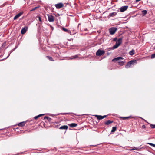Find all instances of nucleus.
Segmentation results:
<instances>
[{
    "instance_id": "1",
    "label": "nucleus",
    "mask_w": 155,
    "mask_h": 155,
    "mask_svg": "<svg viewBox=\"0 0 155 155\" xmlns=\"http://www.w3.org/2000/svg\"><path fill=\"white\" fill-rule=\"evenodd\" d=\"M137 61L136 60H132L127 63V65L125 66V68H127L130 67L131 65H134L137 64Z\"/></svg>"
},
{
    "instance_id": "2",
    "label": "nucleus",
    "mask_w": 155,
    "mask_h": 155,
    "mask_svg": "<svg viewBox=\"0 0 155 155\" xmlns=\"http://www.w3.org/2000/svg\"><path fill=\"white\" fill-rule=\"evenodd\" d=\"M117 30L116 28L112 27L109 29V31L110 34L113 35L115 33Z\"/></svg>"
},
{
    "instance_id": "3",
    "label": "nucleus",
    "mask_w": 155,
    "mask_h": 155,
    "mask_svg": "<svg viewBox=\"0 0 155 155\" xmlns=\"http://www.w3.org/2000/svg\"><path fill=\"white\" fill-rule=\"evenodd\" d=\"M104 53L105 51H104L99 49L96 53V55L97 56H100L104 55Z\"/></svg>"
},
{
    "instance_id": "4",
    "label": "nucleus",
    "mask_w": 155,
    "mask_h": 155,
    "mask_svg": "<svg viewBox=\"0 0 155 155\" xmlns=\"http://www.w3.org/2000/svg\"><path fill=\"white\" fill-rule=\"evenodd\" d=\"M48 18V20L50 22H53L54 21V17L52 15L47 14Z\"/></svg>"
},
{
    "instance_id": "5",
    "label": "nucleus",
    "mask_w": 155,
    "mask_h": 155,
    "mask_svg": "<svg viewBox=\"0 0 155 155\" xmlns=\"http://www.w3.org/2000/svg\"><path fill=\"white\" fill-rule=\"evenodd\" d=\"M128 6H124L121 7L120 8V11L123 12L126 11L128 8Z\"/></svg>"
},
{
    "instance_id": "6",
    "label": "nucleus",
    "mask_w": 155,
    "mask_h": 155,
    "mask_svg": "<svg viewBox=\"0 0 155 155\" xmlns=\"http://www.w3.org/2000/svg\"><path fill=\"white\" fill-rule=\"evenodd\" d=\"M55 6L57 8L60 9L63 7L64 5L61 3H60L55 4Z\"/></svg>"
},
{
    "instance_id": "7",
    "label": "nucleus",
    "mask_w": 155,
    "mask_h": 155,
    "mask_svg": "<svg viewBox=\"0 0 155 155\" xmlns=\"http://www.w3.org/2000/svg\"><path fill=\"white\" fill-rule=\"evenodd\" d=\"M95 116L99 120H101L103 119L104 118L106 117L107 116V115H104L103 116H102L101 115H95Z\"/></svg>"
},
{
    "instance_id": "8",
    "label": "nucleus",
    "mask_w": 155,
    "mask_h": 155,
    "mask_svg": "<svg viewBox=\"0 0 155 155\" xmlns=\"http://www.w3.org/2000/svg\"><path fill=\"white\" fill-rule=\"evenodd\" d=\"M124 59V58L122 57H118L116 58H115L113 59L112 61L114 62H115L116 61H121L123 60Z\"/></svg>"
},
{
    "instance_id": "9",
    "label": "nucleus",
    "mask_w": 155,
    "mask_h": 155,
    "mask_svg": "<svg viewBox=\"0 0 155 155\" xmlns=\"http://www.w3.org/2000/svg\"><path fill=\"white\" fill-rule=\"evenodd\" d=\"M23 13L22 12H21L17 14L14 18V20H16L18 18V17H20L22 14Z\"/></svg>"
},
{
    "instance_id": "10",
    "label": "nucleus",
    "mask_w": 155,
    "mask_h": 155,
    "mask_svg": "<svg viewBox=\"0 0 155 155\" xmlns=\"http://www.w3.org/2000/svg\"><path fill=\"white\" fill-rule=\"evenodd\" d=\"M28 29V27H25L23 28H22L21 31V33L22 34H25L26 32V31Z\"/></svg>"
},
{
    "instance_id": "11",
    "label": "nucleus",
    "mask_w": 155,
    "mask_h": 155,
    "mask_svg": "<svg viewBox=\"0 0 155 155\" xmlns=\"http://www.w3.org/2000/svg\"><path fill=\"white\" fill-rule=\"evenodd\" d=\"M68 128V127L67 125H63L60 127L59 129L61 130H67Z\"/></svg>"
},
{
    "instance_id": "12",
    "label": "nucleus",
    "mask_w": 155,
    "mask_h": 155,
    "mask_svg": "<svg viewBox=\"0 0 155 155\" xmlns=\"http://www.w3.org/2000/svg\"><path fill=\"white\" fill-rule=\"evenodd\" d=\"M26 121H23L18 124V125L20 127H23L25 126Z\"/></svg>"
},
{
    "instance_id": "13",
    "label": "nucleus",
    "mask_w": 155,
    "mask_h": 155,
    "mask_svg": "<svg viewBox=\"0 0 155 155\" xmlns=\"http://www.w3.org/2000/svg\"><path fill=\"white\" fill-rule=\"evenodd\" d=\"M68 125L70 127H76L78 125V124H77L74 123H71L68 124Z\"/></svg>"
},
{
    "instance_id": "14",
    "label": "nucleus",
    "mask_w": 155,
    "mask_h": 155,
    "mask_svg": "<svg viewBox=\"0 0 155 155\" xmlns=\"http://www.w3.org/2000/svg\"><path fill=\"white\" fill-rule=\"evenodd\" d=\"M36 17L38 18V20L39 21L38 24L40 25L42 24L43 22V21L42 20L41 17L40 16H36Z\"/></svg>"
},
{
    "instance_id": "15",
    "label": "nucleus",
    "mask_w": 155,
    "mask_h": 155,
    "mask_svg": "<svg viewBox=\"0 0 155 155\" xmlns=\"http://www.w3.org/2000/svg\"><path fill=\"white\" fill-rule=\"evenodd\" d=\"M122 39L121 38L118 39L116 43L118 44L119 45L121 43Z\"/></svg>"
},
{
    "instance_id": "16",
    "label": "nucleus",
    "mask_w": 155,
    "mask_h": 155,
    "mask_svg": "<svg viewBox=\"0 0 155 155\" xmlns=\"http://www.w3.org/2000/svg\"><path fill=\"white\" fill-rule=\"evenodd\" d=\"M62 29L64 31H65V32H67V33H71V32L70 31L68 30L67 29H66V28H64V27H62Z\"/></svg>"
},
{
    "instance_id": "17",
    "label": "nucleus",
    "mask_w": 155,
    "mask_h": 155,
    "mask_svg": "<svg viewBox=\"0 0 155 155\" xmlns=\"http://www.w3.org/2000/svg\"><path fill=\"white\" fill-rule=\"evenodd\" d=\"M116 14H117L115 12H112L111 13H110L109 14V17H114V16H115Z\"/></svg>"
},
{
    "instance_id": "18",
    "label": "nucleus",
    "mask_w": 155,
    "mask_h": 155,
    "mask_svg": "<svg viewBox=\"0 0 155 155\" xmlns=\"http://www.w3.org/2000/svg\"><path fill=\"white\" fill-rule=\"evenodd\" d=\"M18 47V45H16L15 46V48H14V49H12L10 51V53L9 54L8 56L7 57V58H8V57L10 55V54L13 51L15 50Z\"/></svg>"
},
{
    "instance_id": "19",
    "label": "nucleus",
    "mask_w": 155,
    "mask_h": 155,
    "mask_svg": "<svg viewBox=\"0 0 155 155\" xmlns=\"http://www.w3.org/2000/svg\"><path fill=\"white\" fill-rule=\"evenodd\" d=\"M132 118L131 116L127 117H120V118L122 119V120H124L126 119L130 118Z\"/></svg>"
},
{
    "instance_id": "20",
    "label": "nucleus",
    "mask_w": 155,
    "mask_h": 155,
    "mask_svg": "<svg viewBox=\"0 0 155 155\" xmlns=\"http://www.w3.org/2000/svg\"><path fill=\"white\" fill-rule=\"evenodd\" d=\"M113 121H111L110 120H108L106 122H105V124L106 125H109V124H111L112 123H113Z\"/></svg>"
},
{
    "instance_id": "21",
    "label": "nucleus",
    "mask_w": 155,
    "mask_h": 155,
    "mask_svg": "<svg viewBox=\"0 0 155 155\" xmlns=\"http://www.w3.org/2000/svg\"><path fill=\"white\" fill-rule=\"evenodd\" d=\"M44 115V114H39V115H38L37 116L35 117H34V118L35 119H37L38 118L40 117L41 116H42Z\"/></svg>"
},
{
    "instance_id": "22",
    "label": "nucleus",
    "mask_w": 155,
    "mask_h": 155,
    "mask_svg": "<svg viewBox=\"0 0 155 155\" xmlns=\"http://www.w3.org/2000/svg\"><path fill=\"white\" fill-rule=\"evenodd\" d=\"M134 51L133 49H132L131 51L129 52V54L131 56L133 55L134 54Z\"/></svg>"
},
{
    "instance_id": "23",
    "label": "nucleus",
    "mask_w": 155,
    "mask_h": 155,
    "mask_svg": "<svg viewBox=\"0 0 155 155\" xmlns=\"http://www.w3.org/2000/svg\"><path fill=\"white\" fill-rule=\"evenodd\" d=\"M44 119H47V120H48L49 121H51V119L49 117H47V116H45L44 118Z\"/></svg>"
},
{
    "instance_id": "24",
    "label": "nucleus",
    "mask_w": 155,
    "mask_h": 155,
    "mask_svg": "<svg viewBox=\"0 0 155 155\" xmlns=\"http://www.w3.org/2000/svg\"><path fill=\"white\" fill-rule=\"evenodd\" d=\"M46 57L51 61H54V60H53V58L51 57H50L49 56H47Z\"/></svg>"
},
{
    "instance_id": "25",
    "label": "nucleus",
    "mask_w": 155,
    "mask_h": 155,
    "mask_svg": "<svg viewBox=\"0 0 155 155\" xmlns=\"http://www.w3.org/2000/svg\"><path fill=\"white\" fill-rule=\"evenodd\" d=\"M39 7V6H37V7H34L32 9L30 10V11H34V10H35L36 9H37V8H38Z\"/></svg>"
},
{
    "instance_id": "26",
    "label": "nucleus",
    "mask_w": 155,
    "mask_h": 155,
    "mask_svg": "<svg viewBox=\"0 0 155 155\" xmlns=\"http://www.w3.org/2000/svg\"><path fill=\"white\" fill-rule=\"evenodd\" d=\"M116 129H117V128L116 127H113L112 130H111V132H114L116 130Z\"/></svg>"
},
{
    "instance_id": "27",
    "label": "nucleus",
    "mask_w": 155,
    "mask_h": 155,
    "mask_svg": "<svg viewBox=\"0 0 155 155\" xmlns=\"http://www.w3.org/2000/svg\"><path fill=\"white\" fill-rule=\"evenodd\" d=\"M119 45L117 44L116 43L115 44V45H114L113 47V48L114 49H115V48H117Z\"/></svg>"
},
{
    "instance_id": "28",
    "label": "nucleus",
    "mask_w": 155,
    "mask_h": 155,
    "mask_svg": "<svg viewBox=\"0 0 155 155\" xmlns=\"http://www.w3.org/2000/svg\"><path fill=\"white\" fill-rule=\"evenodd\" d=\"M147 12V11L146 10H143L142 11V13L143 15H146Z\"/></svg>"
},
{
    "instance_id": "29",
    "label": "nucleus",
    "mask_w": 155,
    "mask_h": 155,
    "mask_svg": "<svg viewBox=\"0 0 155 155\" xmlns=\"http://www.w3.org/2000/svg\"><path fill=\"white\" fill-rule=\"evenodd\" d=\"M125 62H123V61H122V62H118V64H119V65H120V66H122L124 64V63Z\"/></svg>"
},
{
    "instance_id": "30",
    "label": "nucleus",
    "mask_w": 155,
    "mask_h": 155,
    "mask_svg": "<svg viewBox=\"0 0 155 155\" xmlns=\"http://www.w3.org/2000/svg\"><path fill=\"white\" fill-rule=\"evenodd\" d=\"M78 58V55H75L74 56H73V57L71 58V59H76V58Z\"/></svg>"
},
{
    "instance_id": "31",
    "label": "nucleus",
    "mask_w": 155,
    "mask_h": 155,
    "mask_svg": "<svg viewBox=\"0 0 155 155\" xmlns=\"http://www.w3.org/2000/svg\"><path fill=\"white\" fill-rule=\"evenodd\" d=\"M147 144H149L150 145H151V146H153L154 147H155V144H153V143H147Z\"/></svg>"
},
{
    "instance_id": "32",
    "label": "nucleus",
    "mask_w": 155,
    "mask_h": 155,
    "mask_svg": "<svg viewBox=\"0 0 155 155\" xmlns=\"http://www.w3.org/2000/svg\"><path fill=\"white\" fill-rule=\"evenodd\" d=\"M150 127L153 129H154L155 128V124L153 125L151 124L150 125Z\"/></svg>"
},
{
    "instance_id": "33",
    "label": "nucleus",
    "mask_w": 155,
    "mask_h": 155,
    "mask_svg": "<svg viewBox=\"0 0 155 155\" xmlns=\"http://www.w3.org/2000/svg\"><path fill=\"white\" fill-rule=\"evenodd\" d=\"M155 58V53L152 54L151 55V58L153 59Z\"/></svg>"
},
{
    "instance_id": "34",
    "label": "nucleus",
    "mask_w": 155,
    "mask_h": 155,
    "mask_svg": "<svg viewBox=\"0 0 155 155\" xmlns=\"http://www.w3.org/2000/svg\"><path fill=\"white\" fill-rule=\"evenodd\" d=\"M138 147H134L133 148L131 149L132 150H138Z\"/></svg>"
},
{
    "instance_id": "35",
    "label": "nucleus",
    "mask_w": 155,
    "mask_h": 155,
    "mask_svg": "<svg viewBox=\"0 0 155 155\" xmlns=\"http://www.w3.org/2000/svg\"><path fill=\"white\" fill-rule=\"evenodd\" d=\"M142 128H143V129H145L146 128V126L145 125H143L142 126Z\"/></svg>"
},
{
    "instance_id": "36",
    "label": "nucleus",
    "mask_w": 155,
    "mask_h": 155,
    "mask_svg": "<svg viewBox=\"0 0 155 155\" xmlns=\"http://www.w3.org/2000/svg\"><path fill=\"white\" fill-rule=\"evenodd\" d=\"M50 26L51 27V29L52 30H53L54 29V28L51 25H50Z\"/></svg>"
},
{
    "instance_id": "37",
    "label": "nucleus",
    "mask_w": 155,
    "mask_h": 155,
    "mask_svg": "<svg viewBox=\"0 0 155 155\" xmlns=\"http://www.w3.org/2000/svg\"><path fill=\"white\" fill-rule=\"evenodd\" d=\"M117 40V38H114L113 39V41H116Z\"/></svg>"
},
{
    "instance_id": "38",
    "label": "nucleus",
    "mask_w": 155,
    "mask_h": 155,
    "mask_svg": "<svg viewBox=\"0 0 155 155\" xmlns=\"http://www.w3.org/2000/svg\"><path fill=\"white\" fill-rule=\"evenodd\" d=\"M87 30V29H85V31H86V30Z\"/></svg>"
},
{
    "instance_id": "39",
    "label": "nucleus",
    "mask_w": 155,
    "mask_h": 155,
    "mask_svg": "<svg viewBox=\"0 0 155 155\" xmlns=\"http://www.w3.org/2000/svg\"><path fill=\"white\" fill-rule=\"evenodd\" d=\"M154 48L155 49V47H154Z\"/></svg>"
}]
</instances>
